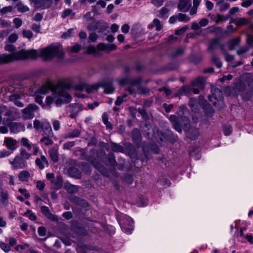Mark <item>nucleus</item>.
I'll list each match as a JSON object with an SVG mask.
<instances>
[{
  "label": "nucleus",
  "instance_id": "nucleus-6",
  "mask_svg": "<svg viewBox=\"0 0 253 253\" xmlns=\"http://www.w3.org/2000/svg\"><path fill=\"white\" fill-rule=\"evenodd\" d=\"M21 144L27 148L30 151L32 148L33 149V155L36 156L40 151V148L37 144L32 143L26 137H22L21 139Z\"/></svg>",
  "mask_w": 253,
  "mask_h": 253
},
{
  "label": "nucleus",
  "instance_id": "nucleus-30",
  "mask_svg": "<svg viewBox=\"0 0 253 253\" xmlns=\"http://www.w3.org/2000/svg\"><path fill=\"white\" fill-rule=\"evenodd\" d=\"M51 183L54 186L55 189H59L62 186L63 179L60 175H58Z\"/></svg>",
  "mask_w": 253,
  "mask_h": 253
},
{
  "label": "nucleus",
  "instance_id": "nucleus-24",
  "mask_svg": "<svg viewBox=\"0 0 253 253\" xmlns=\"http://www.w3.org/2000/svg\"><path fill=\"white\" fill-rule=\"evenodd\" d=\"M42 129L45 135L48 136H53V133L49 122L46 121L44 122Z\"/></svg>",
  "mask_w": 253,
  "mask_h": 253
},
{
  "label": "nucleus",
  "instance_id": "nucleus-45",
  "mask_svg": "<svg viewBox=\"0 0 253 253\" xmlns=\"http://www.w3.org/2000/svg\"><path fill=\"white\" fill-rule=\"evenodd\" d=\"M18 35L16 33H12L9 35L5 42L12 43L15 42L18 39Z\"/></svg>",
  "mask_w": 253,
  "mask_h": 253
},
{
  "label": "nucleus",
  "instance_id": "nucleus-2",
  "mask_svg": "<svg viewBox=\"0 0 253 253\" xmlns=\"http://www.w3.org/2000/svg\"><path fill=\"white\" fill-rule=\"evenodd\" d=\"M51 91L55 98L59 97L55 101L57 106H60L64 103H68L72 100V97L65 88L64 83L59 82L54 84L48 81L43 84L39 89L38 92L42 94H45Z\"/></svg>",
  "mask_w": 253,
  "mask_h": 253
},
{
  "label": "nucleus",
  "instance_id": "nucleus-26",
  "mask_svg": "<svg viewBox=\"0 0 253 253\" xmlns=\"http://www.w3.org/2000/svg\"><path fill=\"white\" fill-rule=\"evenodd\" d=\"M192 85L202 89L205 86V80L203 77H199L196 79L192 81Z\"/></svg>",
  "mask_w": 253,
  "mask_h": 253
},
{
  "label": "nucleus",
  "instance_id": "nucleus-9",
  "mask_svg": "<svg viewBox=\"0 0 253 253\" xmlns=\"http://www.w3.org/2000/svg\"><path fill=\"white\" fill-rule=\"evenodd\" d=\"M191 7V0H179L177 8L180 11L186 12Z\"/></svg>",
  "mask_w": 253,
  "mask_h": 253
},
{
  "label": "nucleus",
  "instance_id": "nucleus-12",
  "mask_svg": "<svg viewBox=\"0 0 253 253\" xmlns=\"http://www.w3.org/2000/svg\"><path fill=\"white\" fill-rule=\"evenodd\" d=\"M9 194L7 190L0 187V205H6L8 203Z\"/></svg>",
  "mask_w": 253,
  "mask_h": 253
},
{
  "label": "nucleus",
  "instance_id": "nucleus-42",
  "mask_svg": "<svg viewBox=\"0 0 253 253\" xmlns=\"http://www.w3.org/2000/svg\"><path fill=\"white\" fill-rule=\"evenodd\" d=\"M52 136H44L41 140L40 142L44 143V145L46 146L51 145L53 144V141L50 139Z\"/></svg>",
  "mask_w": 253,
  "mask_h": 253
},
{
  "label": "nucleus",
  "instance_id": "nucleus-21",
  "mask_svg": "<svg viewBox=\"0 0 253 253\" xmlns=\"http://www.w3.org/2000/svg\"><path fill=\"white\" fill-rule=\"evenodd\" d=\"M199 131L198 128L193 127L190 128L186 133V136L191 140H195L199 135Z\"/></svg>",
  "mask_w": 253,
  "mask_h": 253
},
{
  "label": "nucleus",
  "instance_id": "nucleus-64",
  "mask_svg": "<svg viewBox=\"0 0 253 253\" xmlns=\"http://www.w3.org/2000/svg\"><path fill=\"white\" fill-rule=\"evenodd\" d=\"M249 50V47H243L242 48H241L240 49H239L237 53L238 54V55H239V56H242L244 54H245V53H246L247 52H248Z\"/></svg>",
  "mask_w": 253,
  "mask_h": 253
},
{
  "label": "nucleus",
  "instance_id": "nucleus-16",
  "mask_svg": "<svg viewBox=\"0 0 253 253\" xmlns=\"http://www.w3.org/2000/svg\"><path fill=\"white\" fill-rule=\"evenodd\" d=\"M52 3V0H35L34 3L36 7L45 9L49 7Z\"/></svg>",
  "mask_w": 253,
  "mask_h": 253
},
{
  "label": "nucleus",
  "instance_id": "nucleus-19",
  "mask_svg": "<svg viewBox=\"0 0 253 253\" xmlns=\"http://www.w3.org/2000/svg\"><path fill=\"white\" fill-rule=\"evenodd\" d=\"M41 210L42 213L49 219L53 221H56L58 220V217L50 212L49 208L47 207L42 206L41 208Z\"/></svg>",
  "mask_w": 253,
  "mask_h": 253
},
{
  "label": "nucleus",
  "instance_id": "nucleus-51",
  "mask_svg": "<svg viewBox=\"0 0 253 253\" xmlns=\"http://www.w3.org/2000/svg\"><path fill=\"white\" fill-rule=\"evenodd\" d=\"M75 145V141H67L64 143L63 145V148L64 150H69L72 147H74Z\"/></svg>",
  "mask_w": 253,
  "mask_h": 253
},
{
  "label": "nucleus",
  "instance_id": "nucleus-31",
  "mask_svg": "<svg viewBox=\"0 0 253 253\" xmlns=\"http://www.w3.org/2000/svg\"><path fill=\"white\" fill-rule=\"evenodd\" d=\"M19 95L16 94H12L9 97V100L13 102L16 106L19 107H22L24 104L19 100Z\"/></svg>",
  "mask_w": 253,
  "mask_h": 253
},
{
  "label": "nucleus",
  "instance_id": "nucleus-38",
  "mask_svg": "<svg viewBox=\"0 0 253 253\" xmlns=\"http://www.w3.org/2000/svg\"><path fill=\"white\" fill-rule=\"evenodd\" d=\"M211 18L214 20L216 23L221 22L227 20V18L225 17L224 16L220 14L213 15L211 16Z\"/></svg>",
  "mask_w": 253,
  "mask_h": 253
},
{
  "label": "nucleus",
  "instance_id": "nucleus-22",
  "mask_svg": "<svg viewBox=\"0 0 253 253\" xmlns=\"http://www.w3.org/2000/svg\"><path fill=\"white\" fill-rule=\"evenodd\" d=\"M31 177L30 172L26 170L21 171L18 175V177L21 182H28Z\"/></svg>",
  "mask_w": 253,
  "mask_h": 253
},
{
  "label": "nucleus",
  "instance_id": "nucleus-55",
  "mask_svg": "<svg viewBox=\"0 0 253 253\" xmlns=\"http://www.w3.org/2000/svg\"><path fill=\"white\" fill-rule=\"evenodd\" d=\"M212 62L217 66V68H220L222 66V63L219 59L215 56H212Z\"/></svg>",
  "mask_w": 253,
  "mask_h": 253
},
{
  "label": "nucleus",
  "instance_id": "nucleus-23",
  "mask_svg": "<svg viewBox=\"0 0 253 253\" xmlns=\"http://www.w3.org/2000/svg\"><path fill=\"white\" fill-rule=\"evenodd\" d=\"M170 9L169 4H166L164 7L162 8L158 14V16L161 18H166L168 17V14Z\"/></svg>",
  "mask_w": 253,
  "mask_h": 253
},
{
  "label": "nucleus",
  "instance_id": "nucleus-58",
  "mask_svg": "<svg viewBox=\"0 0 253 253\" xmlns=\"http://www.w3.org/2000/svg\"><path fill=\"white\" fill-rule=\"evenodd\" d=\"M189 27L188 25H185L181 28L176 30L175 31V34L176 35H180L183 34L188 29Z\"/></svg>",
  "mask_w": 253,
  "mask_h": 253
},
{
  "label": "nucleus",
  "instance_id": "nucleus-1",
  "mask_svg": "<svg viewBox=\"0 0 253 253\" xmlns=\"http://www.w3.org/2000/svg\"><path fill=\"white\" fill-rule=\"evenodd\" d=\"M63 47L59 43L50 45L38 51L31 49H21L11 54H3L0 55V64L8 63L18 60L34 59L42 57L44 60L51 59L54 57L58 58L63 57Z\"/></svg>",
  "mask_w": 253,
  "mask_h": 253
},
{
  "label": "nucleus",
  "instance_id": "nucleus-37",
  "mask_svg": "<svg viewBox=\"0 0 253 253\" xmlns=\"http://www.w3.org/2000/svg\"><path fill=\"white\" fill-rule=\"evenodd\" d=\"M240 42L239 38L231 40L228 42L229 49L230 50H234Z\"/></svg>",
  "mask_w": 253,
  "mask_h": 253
},
{
  "label": "nucleus",
  "instance_id": "nucleus-36",
  "mask_svg": "<svg viewBox=\"0 0 253 253\" xmlns=\"http://www.w3.org/2000/svg\"><path fill=\"white\" fill-rule=\"evenodd\" d=\"M216 5L219 7V10L221 11L227 10L230 6L229 3L225 2L224 0L217 1Z\"/></svg>",
  "mask_w": 253,
  "mask_h": 253
},
{
  "label": "nucleus",
  "instance_id": "nucleus-3",
  "mask_svg": "<svg viewBox=\"0 0 253 253\" xmlns=\"http://www.w3.org/2000/svg\"><path fill=\"white\" fill-rule=\"evenodd\" d=\"M119 223L122 230L126 233L130 234L133 230V220L128 216L125 215L120 221Z\"/></svg>",
  "mask_w": 253,
  "mask_h": 253
},
{
  "label": "nucleus",
  "instance_id": "nucleus-49",
  "mask_svg": "<svg viewBox=\"0 0 253 253\" xmlns=\"http://www.w3.org/2000/svg\"><path fill=\"white\" fill-rule=\"evenodd\" d=\"M44 122H41L38 120L34 121V127L37 130L42 129Z\"/></svg>",
  "mask_w": 253,
  "mask_h": 253
},
{
  "label": "nucleus",
  "instance_id": "nucleus-39",
  "mask_svg": "<svg viewBox=\"0 0 253 253\" xmlns=\"http://www.w3.org/2000/svg\"><path fill=\"white\" fill-rule=\"evenodd\" d=\"M111 147L112 150L115 152H123L124 150L123 146L115 143H111Z\"/></svg>",
  "mask_w": 253,
  "mask_h": 253
},
{
  "label": "nucleus",
  "instance_id": "nucleus-17",
  "mask_svg": "<svg viewBox=\"0 0 253 253\" xmlns=\"http://www.w3.org/2000/svg\"><path fill=\"white\" fill-rule=\"evenodd\" d=\"M212 97H213L216 100H221L223 98L222 92L219 88H212L211 95L209 96V100L210 101H211Z\"/></svg>",
  "mask_w": 253,
  "mask_h": 253
},
{
  "label": "nucleus",
  "instance_id": "nucleus-7",
  "mask_svg": "<svg viewBox=\"0 0 253 253\" xmlns=\"http://www.w3.org/2000/svg\"><path fill=\"white\" fill-rule=\"evenodd\" d=\"M39 109V107L35 104H30L22 110L24 118L31 119L35 116L34 112Z\"/></svg>",
  "mask_w": 253,
  "mask_h": 253
},
{
  "label": "nucleus",
  "instance_id": "nucleus-47",
  "mask_svg": "<svg viewBox=\"0 0 253 253\" xmlns=\"http://www.w3.org/2000/svg\"><path fill=\"white\" fill-rule=\"evenodd\" d=\"M102 121L104 124L106 125L107 128L112 129L113 128L110 122L108 120V117L106 113H103L102 115Z\"/></svg>",
  "mask_w": 253,
  "mask_h": 253
},
{
  "label": "nucleus",
  "instance_id": "nucleus-62",
  "mask_svg": "<svg viewBox=\"0 0 253 253\" xmlns=\"http://www.w3.org/2000/svg\"><path fill=\"white\" fill-rule=\"evenodd\" d=\"M4 49L5 50L10 52L14 51L15 49V47L10 43L6 42Z\"/></svg>",
  "mask_w": 253,
  "mask_h": 253
},
{
  "label": "nucleus",
  "instance_id": "nucleus-4",
  "mask_svg": "<svg viewBox=\"0 0 253 253\" xmlns=\"http://www.w3.org/2000/svg\"><path fill=\"white\" fill-rule=\"evenodd\" d=\"M108 28L107 23L100 20L92 21L87 26L88 30L91 31H97L98 33L104 32Z\"/></svg>",
  "mask_w": 253,
  "mask_h": 253
},
{
  "label": "nucleus",
  "instance_id": "nucleus-50",
  "mask_svg": "<svg viewBox=\"0 0 253 253\" xmlns=\"http://www.w3.org/2000/svg\"><path fill=\"white\" fill-rule=\"evenodd\" d=\"M0 248L5 253H8L11 250L10 246L2 241H0Z\"/></svg>",
  "mask_w": 253,
  "mask_h": 253
},
{
  "label": "nucleus",
  "instance_id": "nucleus-5",
  "mask_svg": "<svg viewBox=\"0 0 253 253\" xmlns=\"http://www.w3.org/2000/svg\"><path fill=\"white\" fill-rule=\"evenodd\" d=\"M13 169H24L27 167V163L19 155H17L13 159L9 160Z\"/></svg>",
  "mask_w": 253,
  "mask_h": 253
},
{
  "label": "nucleus",
  "instance_id": "nucleus-32",
  "mask_svg": "<svg viewBox=\"0 0 253 253\" xmlns=\"http://www.w3.org/2000/svg\"><path fill=\"white\" fill-rule=\"evenodd\" d=\"M20 157H21L25 161L29 160L31 158L32 154L27 151L26 149L23 148H21L19 149Z\"/></svg>",
  "mask_w": 253,
  "mask_h": 253
},
{
  "label": "nucleus",
  "instance_id": "nucleus-33",
  "mask_svg": "<svg viewBox=\"0 0 253 253\" xmlns=\"http://www.w3.org/2000/svg\"><path fill=\"white\" fill-rule=\"evenodd\" d=\"M49 156L54 163H56L58 161V156L57 150L55 148H52L48 151Z\"/></svg>",
  "mask_w": 253,
  "mask_h": 253
},
{
  "label": "nucleus",
  "instance_id": "nucleus-13",
  "mask_svg": "<svg viewBox=\"0 0 253 253\" xmlns=\"http://www.w3.org/2000/svg\"><path fill=\"white\" fill-rule=\"evenodd\" d=\"M188 113V110L185 107L181 106L178 108L177 111V114L181 121L185 122V124L187 123L188 125L189 124V119L185 117V115Z\"/></svg>",
  "mask_w": 253,
  "mask_h": 253
},
{
  "label": "nucleus",
  "instance_id": "nucleus-48",
  "mask_svg": "<svg viewBox=\"0 0 253 253\" xmlns=\"http://www.w3.org/2000/svg\"><path fill=\"white\" fill-rule=\"evenodd\" d=\"M137 203L139 207L145 206L148 204V200L144 197H140Z\"/></svg>",
  "mask_w": 253,
  "mask_h": 253
},
{
  "label": "nucleus",
  "instance_id": "nucleus-25",
  "mask_svg": "<svg viewBox=\"0 0 253 253\" xmlns=\"http://www.w3.org/2000/svg\"><path fill=\"white\" fill-rule=\"evenodd\" d=\"M81 134V130L80 129L76 128L66 134L64 135V138L65 139L74 138L79 137Z\"/></svg>",
  "mask_w": 253,
  "mask_h": 253
},
{
  "label": "nucleus",
  "instance_id": "nucleus-41",
  "mask_svg": "<svg viewBox=\"0 0 253 253\" xmlns=\"http://www.w3.org/2000/svg\"><path fill=\"white\" fill-rule=\"evenodd\" d=\"M178 21L184 23L189 22L190 20V18L185 14L178 13L177 14Z\"/></svg>",
  "mask_w": 253,
  "mask_h": 253
},
{
  "label": "nucleus",
  "instance_id": "nucleus-34",
  "mask_svg": "<svg viewBox=\"0 0 253 253\" xmlns=\"http://www.w3.org/2000/svg\"><path fill=\"white\" fill-rule=\"evenodd\" d=\"M69 172L71 176L76 177V178H79L81 176V171L76 168H70Z\"/></svg>",
  "mask_w": 253,
  "mask_h": 253
},
{
  "label": "nucleus",
  "instance_id": "nucleus-44",
  "mask_svg": "<svg viewBox=\"0 0 253 253\" xmlns=\"http://www.w3.org/2000/svg\"><path fill=\"white\" fill-rule=\"evenodd\" d=\"M16 8L20 12H25L29 10V8L22 3H18L16 5Z\"/></svg>",
  "mask_w": 253,
  "mask_h": 253
},
{
  "label": "nucleus",
  "instance_id": "nucleus-57",
  "mask_svg": "<svg viewBox=\"0 0 253 253\" xmlns=\"http://www.w3.org/2000/svg\"><path fill=\"white\" fill-rule=\"evenodd\" d=\"M153 23L154 26L156 27V30L159 31H160L162 28V25L160 21L158 19H154L153 21Z\"/></svg>",
  "mask_w": 253,
  "mask_h": 253
},
{
  "label": "nucleus",
  "instance_id": "nucleus-35",
  "mask_svg": "<svg viewBox=\"0 0 253 253\" xmlns=\"http://www.w3.org/2000/svg\"><path fill=\"white\" fill-rule=\"evenodd\" d=\"M218 44H219V39L212 40L209 43L208 49L211 51H213L218 47Z\"/></svg>",
  "mask_w": 253,
  "mask_h": 253
},
{
  "label": "nucleus",
  "instance_id": "nucleus-20",
  "mask_svg": "<svg viewBox=\"0 0 253 253\" xmlns=\"http://www.w3.org/2000/svg\"><path fill=\"white\" fill-rule=\"evenodd\" d=\"M99 87L98 84H82L81 85L80 89L85 90L88 93H90L93 91L97 90Z\"/></svg>",
  "mask_w": 253,
  "mask_h": 253
},
{
  "label": "nucleus",
  "instance_id": "nucleus-61",
  "mask_svg": "<svg viewBox=\"0 0 253 253\" xmlns=\"http://www.w3.org/2000/svg\"><path fill=\"white\" fill-rule=\"evenodd\" d=\"M57 98H59V97L55 98L53 95L47 96L46 97L45 103H46V105H50L52 103H53V102H54V99H56V100Z\"/></svg>",
  "mask_w": 253,
  "mask_h": 253
},
{
  "label": "nucleus",
  "instance_id": "nucleus-53",
  "mask_svg": "<svg viewBox=\"0 0 253 253\" xmlns=\"http://www.w3.org/2000/svg\"><path fill=\"white\" fill-rule=\"evenodd\" d=\"M86 52L88 54L96 55L98 54L97 48L92 45L88 46L87 47Z\"/></svg>",
  "mask_w": 253,
  "mask_h": 253
},
{
  "label": "nucleus",
  "instance_id": "nucleus-52",
  "mask_svg": "<svg viewBox=\"0 0 253 253\" xmlns=\"http://www.w3.org/2000/svg\"><path fill=\"white\" fill-rule=\"evenodd\" d=\"M247 23H248V21H247V19H246L245 18H241L238 19L236 20L234 22V23L237 26H242V25H246L247 24Z\"/></svg>",
  "mask_w": 253,
  "mask_h": 253
},
{
  "label": "nucleus",
  "instance_id": "nucleus-40",
  "mask_svg": "<svg viewBox=\"0 0 253 253\" xmlns=\"http://www.w3.org/2000/svg\"><path fill=\"white\" fill-rule=\"evenodd\" d=\"M75 15V13L73 12L71 9H67L64 10L61 14V17L65 19L68 16L72 15V18H73Z\"/></svg>",
  "mask_w": 253,
  "mask_h": 253
},
{
  "label": "nucleus",
  "instance_id": "nucleus-43",
  "mask_svg": "<svg viewBox=\"0 0 253 253\" xmlns=\"http://www.w3.org/2000/svg\"><path fill=\"white\" fill-rule=\"evenodd\" d=\"M184 52V49L182 47L177 48L176 49L172 51L170 53V56L172 57H176L181 54Z\"/></svg>",
  "mask_w": 253,
  "mask_h": 253
},
{
  "label": "nucleus",
  "instance_id": "nucleus-60",
  "mask_svg": "<svg viewBox=\"0 0 253 253\" xmlns=\"http://www.w3.org/2000/svg\"><path fill=\"white\" fill-rule=\"evenodd\" d=\"M13 22L16 28H19L22 25V21L19 18H15L13 20Z\"/></svg>",
  "mask_w": 253,
  "mask_h": 253
},
{
  "label": "nucleus",
  "instance_id": "nucleus-59",
  "mask_svg": "<svg viewBox=\"0 0 253 253\" xmlns=\"http://www.w3.org/2000/svg\"><path fill=\"white\" fill-rule=\"evenodd\" d=\"M138 112L142 115L143 119H146L148 118L147 113L144 108H138Z\"/></svg>",
  "mask_w": 253,
  "mask_h": 253
},
{
  "label": "nucleus",
  "instance_id": "nucleus-10",
  "mask_svg": "<svg viewBox=\"0 0 253 253\" xmlns=\"http://www.w3.org/2000/svg\"><path fill=\"white\" fill-rule=\"evenodd\" d=\"M8 127L11 132L17 133L21 131H24L25 129L24 126L21 123H11Z\"/></svg>",
  "mask_w": 253,
  "mask_h": 253
},
{
  "label": "nucleus",
  "instance_id": "nucleus-54",
  "mask_svg": "<svg viewBox=\"0 0 253 253\" xmlns=\"http://www.w3.org/2000/svg\"><path fill=\"white\" fill-rule=\"evenodd\" d=\"M246 42L250 47L253 48V35H248ZM251 55L253 56V52L251 54Z\"/></svg>",
  "mask_w": 253,
  "mask_h": 253
},
{
  "label": "nucleus",
  "instance_id": "nucleus-8",
  "mask_svg": "<svg viewBox=\"0 0 253 253\" xmlns=\"http://www.w3.org/2000/svg\"><path fill=\"white\" fill-rule=\"evenodd\" d=\"M70 111V117L75 119L77 116L83 110L82 105L79 103L70 104L69 106Z\"/></svg>",
  "mask_w": 253,
  "mask_h": 253
},
{
  "label": "nucleus",
  "instance_id": "nucleus-15",
  "mask_svg": "<svg viewBox=\"0 0 253 253\" xmlns=\"http://www.w3.org/2000/svg\"><path fill=\"white\" fill-rule=\"evenodd\" d=\"M99 86L103 87L104 92L107 94L113 93L115 90L112 83L110 81H104L99 84Z\"/></svg>",
  "mask_w": 253,
  "mask_h": 253
},
{
  "label": "nucleus",
  "instance_id": "nucleus-18",
  "mask_svg": "<svg viewBox=\"0 0 253 253\" xmlns=\"http://www.w3.org/2000/svg\"><path fill=\"white\" fill-rule=\"evenodd\" d=\"M169 120L173 123V126L175 130L179 133H181L182 130L178 118L175 115H173L170 116Z\"/></svg>",
  "mask_w": 253,
  "mask_h": 253
},
{
  "label": "nucleus",
  "instance_id": "nucleus-27",
  "mask_svg": "<svg viewBox=\"0 0 253 253\" xmlns=\"http://www.w3.org/2000/svg\"><path fill=\"white\" fill-rule=\"evenodd\" d=\"M189 106L194 112H197L199 110V103L195 98L191 97L189 99Z\"/></svg>",
  "mask_w": 253,
  "mask_h": 253
},
{
  "label": "nucleus",
  "instance_id": "nucleus-28",
  "mask_svg": "<svg viewBox=\"0 0 253 253\" xmlns=\"http://www.w3.org/2000/svg\"><path fill=\"white\" fill-rule=\"evenodd\" d=\"M64 188L68 193L71 194L77 193L78 191V188L77 186L68 182L65 183Z\"/></svg>",
  "mask_w": 253,
  "mask_h": 253
},
{
  "label": "nucleus",
  "instance_id": "nucleus-11",
  "mask_svg": "<svg viewBox=\"0 0 253 253\" xmlns=\"http://www.w3.org/2000/svg\"><path fill=\"white\" fill-rule=\"evenodd\" d=\"M4 143L6 148L12 152L15 151L17 148L16 140L11 137H5Z\"/></svg>",
  "mask_w": 253,
  "mask_h": 253
},
{
  "label": "nucleus",
  "instance_id": "nucleus-14",
  "mask_svg": "<svg viewBox=\"0 0 253 253\" xmlns=\"http://www.w3.org/2000/svg\"><path fill=\"white\" fill-rule=\"evenodd\" d=\"M35 164L40 169H43L45 168V165L48 166V163L47 158L43 155H41L40 158H37L35 160Z\"/></svg>",
  "mask_w": 253,
  "mask_h": 253
},
{
  "label": "nucleus",
  "instance_id": "nucleus-29",
  "mask_svg": "<svg viewBox=\"0 0 253 253\" xmlns=\"http://www.w3.org/2000/svg\"><path fill=\"white\" fill-rule=\"evenodd\" d=\"M132 138L135 143L141 141L142 136L140 131L137 129H134L132 131Z\"/></svg>",
  "mask_w": 253,
  "mask_h": 253
},
{
  "label": "nucleus",
  "instance_id": "nucleus-63",
  "mask_svg": "<svg viewBox=\"0 0 253 253\" xmlns=\"http://www.w3.org/2000/svg\"><path fill=\"white\" fill-rule=\"evenodd\" d=\"M69 48H71L70 51L71 52H77L79 51L81 48V45L76 44L72 46L69 47Z\"/></svg>",
  "mask_w": 253,
  "mask_h": 253
},
{
  "label": "nucleus",
  "instance_id": "nucleus-56",
  "mask_svg": "<svg viewBox=\"0 0 253 253\" xmlns=\"http://www.w3.org/2000/svg\"><path fill=\"white\" fill-rule=\"evenodd\" d=\"M22 35L24 38H26L30 40L33 37V33L30 30H23Z\"/></svg>",
  "mask_w": 253,
  "mask_h": 253
},
{
  "label": "nucleus",
  "instance_id": "nucleus-46",
  "mask_svg": "<svg viewBox=\"0 0 253 253\" xmlns=\"http://www.w3.org/2000/svg\"><path fill=\"white\" fill-rule=\"evenodd\" d=\"M142 82V79L140 78H137L135 79H130L128 81V83L132 85H135L139 86L141 83Z\"/></svg>",
  "mask_w": 253,
  "mask_h": 253
}]
</instances>
